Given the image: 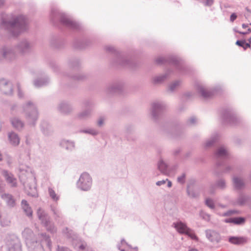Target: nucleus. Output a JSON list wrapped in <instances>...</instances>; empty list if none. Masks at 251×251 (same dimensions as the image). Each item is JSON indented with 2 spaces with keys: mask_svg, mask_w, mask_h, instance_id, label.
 <instances>
[{
  "mask_svg": "<svg viewBox=\"0 0 251 251\" xmlns=\"http://www.w3.org/2000/svg\"><path fill=\"white\" fill-rule=\"evenodd\" d=\"M79 132L88 134L93 136H97L99 134V130L94 128H88L87 129H81L79 131Z\"/></svg>",
  "mask_w": 251,
  "mask_h": 251,
  "instance_id": "obj_40",
  "label": "nucleus"
},
{
  "mask_svg": "<svg viewBox=\"0 0 251 251\" xmlns=\"http://www.w3.org/2000/svg\"><path fill=\"white\" fill-rule=\"evenodd\" d=\"M200 215L201 217L206 221H208L210 220V215L208 214L205 213L203 211H201L200 212Z\"/></svg>",
  "mask_w": 251,
  "mask_h": 251,
  "instance_id": "obj_59",
  "label": "nucleus"
},
{
  "mask_svg": "<svg viewBox=\"0 0 251 251\" xmlns=\"http://www.w3.org/2000/svg\"><path fill=\"white\" fill-rule=\"evenodd\" d=\"M19 177L27 195L32 197H38L35 177L34 174L30 171L20 168Z\"/></svg>",
  "mask_w": 251,
  "mask_h": 251,
  "instance_id": "obj_1",
  "label": "nucleus"
},
{
  "mask_svg": "<svg viewBox=\"0 0 251 251\" xmlns=\"http://www.w3.org/2000/svg\"><path fill=\"white\" fill-rule=\"evenodd\" d=\"M1 198L6 201L8 206H14L15 200L12 195L5 193L1 195Z\"/></svg>",
  "mask_w": 251,
  "mask_h": 251,
  "instance_id": "obj_37",
  "label": "nucleus"
},
{
  "mask_svg": "<svg viewBox=\"0 0 251 251\" xmlns=\"http://www.w3.org/2000/svg\"><path fill=\"white\" fill-rule=\"evenodd\" d=\"M43 225L46 228L47 230L51 233H53L56 231V228L54 226L53 223L50 221V220L48 221V223L43 224Z\"/></svg>",
  "mask_w": 251,
  "mask_h": 251,
  "instance_id": "obj_42",
  "label": "nucleus"
},
{
  "mask_svg": "<svg viewBox=\"0 0 251 251\" xmlns=\"http://www.w3.org/2000/svg\"><path fill=\"white\" fill-rule=\"evenodd\" d=\"M24 122L17 118V131H21L24 128Z\"/></svg>",
  "mask_w": 251,
  "mask_h": 251,
  "instance_id": "obj_56",
  "label": "nucleus"
},
{
  "mask_svg": "<svg viewBox=\"0 0 251 251\" xmlns=\"http://www.w3.org/2000/svg\"><path fill=\"white\" fill-rule=\"evenodd\" d=\"M63 233L69 238H74V232L72 230L69 229L68 228L66 227L63 230Z\"/></svg>",
  "mask_w": 251,
  "mask_h": 251,
  "instance_id": "obj_54",
  "label": "nucleus"
},
{
  "mask_svg": "<svg viewBox=\"0 0 251 251\" xmlns=\"http://www.w3.org/2000/svg\"><path fill=\"white\" fill-rule=\"evenodd\" d=\"M86 78L87 75L84 74H78L72 76V78L74 80L77 81H83L86 79Z\"/></svg>",
  "mask_w": 251,
  "mask_h": 251,
  "instance_id": "obj_50",
  "label": "nucleus"
},
{
  "mask_svg": "<svg viewBox=\"0 0 251 251\" xmlns=\"http://www.w3.org/2000/svg\"><path fill=\"white\" fill-rule=\"evenodd\" d=\"M204 3L205 6H210L213 3V0H205Z\"/></svg>",
  "mask_w": 251,
  "mask_h": 251,
  "instance_id": "obj_62",
  "label": "nucleus"
},
{
  "mask_svg": "<svg viewBox=\"0 0 251 251\" xmlns=\"http://www.w3.org/2000/svg\"><path fill=\"white\" fill-rule=\"evenodd\" d=\"M40 126L42 132L45 136H50L53 132L51 126L47 121H42Z\"/></svg>",
  "mask_w": 251,
  "mask_h": 251,
  "instance_id": "obj_21",
  "label": "nucleus"
},
{
  "mask_svg": "<svg viewBox=\"0 0 251 251\" xmlns=\"http://www.w3.org/2000/svg\"><path fill=\"white\" fill-rule=\"evenodd\" d=\"M186 175L185 173H183L181 176H178L177 180V182L181 183L184 184L185 182Z\"/></svg>",
  "mask_w": 251,
  "mask_h": 251,
  "instance_id": "obj_61",
  "label": "nucleus"
},
{
  "mask_svg": "<svg viewBox=\"0 0 251 251\" xmlns=\"http://www.w3.org/2000/svg\"><path fill=\"white\" fill-rule=\"evenodd\" d=\"M105 49L107 52L114 54V58L112 61V64L114 66L117 67H132V61L113 46L111 45L106 46Z\"/></svg>",
  "mask_w": 251,
  "mask_h": 251,
  "instance_id": "obj_3",
  "label": "nucleus"
},
{
  "mask_svg": "<svg viewBox=\"0 0 251 251\" xmlns=\"http://www.w3.org/2000/svg\"><path fill=\"white\" fill-rule=\"evenodd\" d=\"M225 222L226 223H233L235 225H242L245 222V219L243 217H238L226 219Z\"/></svg>",
  "mask_w": 251,
  "mask_h": 251,
  "instance_id": "obj_33",
  "label": "nucleus"
},
{
  "mask_svg": "<svg viewBox=\"0 0 251 251\" xmlns=\"http://www.w3.org/2000/svg\"><path fill=\"white\" fill-rule=\"evenodd\" d=\"M91 44V41L88 39H75L73 46L75 49L78 50H83L90 46Z\"/></svg>",
  "mask_w": 251,
  "mask_h": 251,
  "instance_id": "obj_18",
  "label": "nucleus"
},
{
  "mask_svg": "<svg viewBox=\"0 0 251 251\" xmlns=\"http://www.w3.org/2000/svg\"><path fill=\"white\" fill-rule=\"evenodd\" d=\"M205 204L211 209L215 208V204L213 201L210 198H207L205 201Z\"/></svg>",
  "mask_w": 251,
  "mask_h": 251,
  "instance_id": "obj_57",
  "label": "nucleus"
},
{
  "mask_svg": "<svg viewBox=\"0 0 251 251\" xmlns=\"http://www.w3.org/2000/svg\"><path fill=\"white\" fill-rule=\"evenodd\" d=\"M0 91L5 95H12L13 89L11 82L3 78H0Z\"/></svg>",
  "mask_w": 251,
  "mask_h": 251,
  "instance_id": "obj_17",
  "label": "nucleus"
},
{
  "mask_svg": "<svg viewBox=\"0 0 251 251\" xmlns=\"http://www.w3.org/2000/svg\"><path fill=\"white\" fill-rule=\"evenodd\" d=\"M207 238L212 242H219L220 240L219 234L215 231L212 230H206L205 231Z\"/></svg>",
  "mask_w": 251,
  "mask_h": 251,
  "instance_id": "obj_25",
  "label": "nucleus"
},
{
  "mask_svg": "<svg viewBox=\"0 0 251 251\" xmlns=\"http://www.w3.org/2000/svg\"><path fill=\"white\" fill-rule=\"evenodd\" d=\"M0 30L9 38L16 37V17L2 14L0 18Z\"/></svg>",
  "mask_w": 251,
  "mask_h": 251,
  "instance_id": "obj_5",
  "label": "nucleus"
},
{
  "mask_svg": "<svg viewBox=\"0 0 251 251\" xmlns=\"http://www.w3.org/2000/svg\"><path fill=\"white\" fill-rule=\"evenodd\" d=\"M245 42V40H237L236 42V45L239 46V47H243V44H244V43Z\"/></svg>",
  "mask_w": 251,
  "mask_h": 251,
  "instance_id": "obj_64",
  "label": "nucleus"
},
{
  "mask_svg": "<svg viewBox=\"0 0 251 251\" xmlns=\"http://www.w3.org/2000/svg\"><path fill=\"white\" fill-rule=\"evenodd\" d=\"M173 226L179 233L187 235L192 239L198 240L197 237L195 233L192 232V230L188 228L187 226L182 222H178L174 223Z\"/></svg>",
  "mask_w": 251,
  "mask_h": 251,
  "instance_id": "obj_13",
  "label": "nucleus"
},
{
  "mask_svg": "<svg viewBox=\"0 0 251 251\" xmlns=\"http://www.w3.org/2000/svg\"><path fill=\"white\" fill-rule=\"evenodd\" d=\"M17 48L20 50L22 52L24 53L27 51L29 50L30 45L26 40H24L18 45V47L17 46Z\"/></svg>",
  "mask_w": 251,
  "mask_h": 251,
  "instance_id": "obj_39",
  "label": "nucleus"
},
{
  "mask_svg": "<svg viewBox=\"0 0 251 251\" xmlns=\"http://www.w3.org/2000/svg\"><path fill=\"white\" fill-rule=\"evenodd\" d=\"M58 110L65 114L70 113L73 111L72 105L67 101H61L57 106Z\"/></svg>",
  "mask_w": 251,
  "mask_h": 251,
  "instance_id": "obj_20",
  "label": "nucleus"
},
{
  "mask_svg": "<svg viewBox=\"0 0 251 251\" xmlns=\"http://www.w3.org/2000/svg\"><path fill=\"white\" fill-rule=\"evenodd\" d=\"M21 205L25 214L29 218L32 217L33 211L28 202L25 200H23Z\"/></svg>",
  "mask_w": 251,
  "mask_h": 251,
  "instance_id": "obj_27",
  "label": "nucleus"
},
{
  "mask_svg": "<svg viewBox=\"0 0 251 251\" xmlns=\"http://www.w3.org/2000/svg\"><path fill=\"white\" fill-rule=\"evenodd\" d=\"M78 251H93L91 248L88 247L85 243H83L79 246Z\"/></svg>",
  "mask_w": 251,
  "mask_h": 251,
  "instance_id": "obj_53",
  "label": "nucleus"
},
{
  "mask_svg": "<svg viewBox=\"0 0 251 251\" xmlns=\"http://www.w3.org/2000/svg\"><path fill=\"white\" fill-rule=\"evenodd\" d=\"M106 120V117L104 116H100L97 121V126L99 127L102 126Z\"/></svg>",
  "mask_w": 251,
  "mask_h": 251,
  "instance_id": "obj_55",
  "label": "nucleus"
},
{
  "mask_svg": "<svg viewBox=\"0 0 251 251\" xmlns=\"http://www.w3.org/2000/svg\"><path fill=\"white\" fill-rule=\"evenodd\" d=\"M187 195L191 198L195 199L197 198L199 196V193L193 189H191L189 185L187 186Z\"/></svg>",
  "mask_w": 251,
  "mask_h": 251,
  "instance_id": "obj_45",
  "label": "nucleus"
},
{
  "mask_svg": "<svg viewBox=\"0 0 251 251\" xmlns=\"http://www.w3.org/2000/svg\"><path fill=\"white\" fill-rule=\"evenodd\" d=\"M50 82V80L48 77L40 78L35 79L34 81V85L36 87H41L46 86Z\"/></svg>",
  "mask_w": 251,
  "mask_h": 251,
  "instance_id": "obj_30",
  "label": "nucleus"
},
{
  "mask_svg": "<svg viewBox=\"0 0 251 251\" xmlns=\"http://www.w3.org/2000/svg\"><path fill=\"white\" fill-rule=\"evenodd\" d=\"M226 187V180L224 178H219L217 179L215 183L212 185L210 187V193H213L215 188H219L221 190L225 189Z\"/></svg>",
  "mask_w": 251,
  "mask_h": 251,
  "instance_id": "obj_26",
  "label": "nucleus"
},
{
  "mask_svg": "<svg viewBox=\"0 0 251 251\" xmlns=\"http://www.w3.org/2000/svg\"><path fill=\"white\" fill-rule=\"evenodd\" d=\"M122 81H117L110 83L105 88V91L107 94H114L121 92L124 87Z\"/></svg>",
  "mask_w": 251,
  "mask_h": 251,
  "instance_id": "obj_14",
  "label": "nucleus"
},
{
  "mask_svg": "<svg viewBox=\"0 0 251 251\" xmlns=\"http://www.w3.org/2000/svg\"><path fill=\"white\" fill-rule=\"evenodd\" d=\"M29 251H42L46 245L51 249V242L49 236L45 233L38 234L35 240H28L26 242Z\"/></svg>",
  "mask_w": 251,
  "mask_h": 251,
  "instance_id": "obj_4",
  "label": "nucleus"
},
{
  "mask_svg": "<svg viewBox=\"0 0 251 251\" xmlns=\"http://www.w3.org/2000/svg\"><path fill=\"white\" fill-rule=\"evenodd\" d=\"M8 138L9 142L13 146H16V133L14 131L8 133Z\"/></svg>",
  "mask_w": 251,
  "mask_h": 251,
  "instance_id": "obj_48",
  "label": "nucleus"
},
{
  "mask_svg": "<svg viewBox=\"0 0 251 251\" xmlns=\"http://www.w3.org/2000/svg\"><path fill=\"white\" fill-rule=\"evenodd\" d=\"M57 251H72L66 247L58 246Z\"/></svg>",
  "mask_w": 251,
  "mask_h": 251,
  "instance_id": "obj_63",
  "label": "nucleus"
},
{
  "mask_svg": "<svg viewBox=\"0 0 251 251\" xmlns=\"http://www.w3.org/2000/svg\"><path fill=\"white\" fill-rule=\"evenodd\" d=\"M2 175L8 183L11 184L12 186H15V182H14L15 179L11 173L7 171L4 170L2 171Z\"/></svg>",
  "mask_w": 251,
  "mask_h": 251,
  "instance_id": "obj_38",
  "label": "nucleus"
},
{
  "mask_svg": "<svg viewBox=\"0 0 251 251\" xmlns=\"http://www.w3.org/2000/svg\"><path fill=\"white\" fill-rule=\"evenodd\" d=\"M1 50L2 56L5 58L11 59L12 57H15L14 51L10 48L4 47Z\"/></svg>",
  "mask_w": 251,
  "mask_h": 251,
  "instance_id": "obj_35",
  "label": "nucleus"
},
{
  "mask_svg": "<svg viewBox=\"0 0 251 251\" xmlns=\"http://www.w3.org/2000/svg\"><path fill=\"white\" fill-rule=\"evenodd\" d=\"M126 246L130 247L124 239L121 240V243L117 245V248L120 251H125Z\"/></svg>",
  "mask_w": 251,
  "mask_h": 251,
  "instance_id": "obj_52",
  "label": "nucleus"
},
{
  "mask_svg": "<svg viewBox=\"0 0 251 251\" xmlns=\"http://www.w3.org/2000/svg\"><path fill=\"white\" fill-rule=\"evenodd\" d=\"M166 108V104L163 101H156L152 103L151 114L153 120L157 121Z\"/></svg>",
  "mask_w": 251,
  "mask_h": 251,
  "instance_id": "obj_10",
  "label": "nucleus"
},
{
  "mask_svg": "<svg viewBox=\"0 0 251 251\" xmlns=\"http://www.w3.org/2000/svg\"><path fill=\"white\" fill-rule=\"evenodd\" d=\"M232 179L233 185L235 189L240 190L244 187L245 183L243 179L241 177L234 176Z\"/></svg>",
  "mask_w": 251,
  "mask_h": 251,
  "instance_id": "obj_32",
  "label": "nucleus"
},
{
  "mask_svg": "<svg viewBox=\"0 0 251 251\" xmlns=\"http://www.w3.org/2000/svg\"><path fill=\"white\" fill-rule=\"evenodd\" d=\"M235 205L243 206L244 205L251 206V197L240 193L234 201Z\"/></svg>",
  "mask_w": 251,
  "mask_h": 251,
  "instance_id": "obj_16",
  "label": "nucleus"
},
{
  "mask_svg": "<svg viewBox=\"0 0 251 251\" xmlns=\"http://www.w3.org/2000/svg\"><path fill=\"white\" fill-rule=\"evenodd\" d=\"M68 63L70 68L75 69L80 66L81 61L80 59L78 58H71L68 60Z\"/></svg>",
  "mask_w": 251,
  "mask_h": 251,
  "instance_id": "obj_34",
  "label": "nucleus"
},
{
  "mask_svg": "<svg viewBox=\"0 0 251 251\" xmlns=\"http://www.w3.org/2000/svg\"><path fill=\"white\" fill-rule=\"evenodd\" d=\"M48 191L50 197L53 201H57L59 199V197L56 195L52 188H49Z\"/></svg>",
  "mask_w": 251,
  "mask_h": 251,
  "instance_id": "obj_49",
  "label": "nucleus"
},
{
  "mask_svg": "<svg viewBox=\"0 0 251 251\" xmlns=\"http://www.w3.org/2000/svg\"><path fill=\"white\" fill-rule=\"evenodd\" d=\"M173 74V71L171 69H168L164 74L154 76L152 78L153 83L155 84H160L168 78Z\"/></svg>",
  "mask_w": 251,
  "mask_h": 251,
  "instance_id": "obj_19",
  "label": "nucleus"
},
{
  "mask_svg": "<svg viewBox=\"0 0 251 251\" xmlns=\"http://www.w3.org/2000/svg\"><path fill=\"white\" fill-rule=\"evenodd\" d=\"M134 130V127L132 125H128L125 127V132L126 134H130Z\"/></svg>",
  "mask_w": 251,
  "mask_h": 251,
  "instance_id": "obj_60",
  "label": "nucleus"
},
{
  "mask_svg": "<svg viewBox=\"0 0 251 251\" xmlns=\"http://www.w3.org/2000/svg\"><path fill=\"white\" fill-rule=\"evenodd\" d=\"M82 104L85 109H91L92 111L93 108L95 106V102L93 100L90 99L84 100L82 102Z\"/></svg>",
  "mask_w": 251,
  "mask_h": 251,
  "instance_id": "obj_46",
  "label": "nucleus"
},
{
  "mask_svg": "<svg viewBox=\"0 0 251 251\" xmlns=\"http://www.w3.org/2000/svg\"><path fill=\"white\" fill-rule=\"evenodd\" d=\"M17 90L18 91V95L19 98L22 99L24 98L25 95L23 91L22 90L21 87L19 85V84L17 83Z\"/></svg>",
  "mask_w": 251,
  "mask_h": 251,
  "instance_id": "obj_58",
  "label": "nucleus"
},
{
  "mask_svg": "<svg viewBox=\"0 0 251 251\" xmlns=\"http://www.w3.org/2000/svg\"><path fill=\"white\" fill-rule=\"evenodd\" d=\"M214 156L216 160V169L214 171L215 174L216 176L220 175L218 169L224 164V160L230 158V153L228 149L224 146L218 147L214 151Z\"/></svg>",
  "mask_w": 251,
  "mask_h": 251,
  "instance_id": "obj_7",
  "label": "nucleus"
},
{
  "mask_svg": "<svg viewBox=\"0 0 251 251\" xmlns=\"http://www.w3.org/2000/svg\"><path fill=\"white\" fill-rule=\"evenodd\" d=\"M199 122L198 118L195 116H192L189 117L186 121V124L189 126H196Z\"/></svg>",
  "mask_w": 251,
  "mask_h": 251,
  "instance_id": "obj_41",
  "label": "nucleus"
},
{
  "mask_svg": "<svg viewBox=\"0 0 251 251\" xmlns=\"http://www.w3.org/2000/svg\"><path fill=\"white\" fill-rule=\"evenodd\" d=\"M228 241L233 244L240 245L245 244L247 240L244 237L230 236L229 237Z\"/></svg>",
  "mask_w": 251,
  "mask_h": 251,
  "instance_id": "obj_29",
  "label": "nucleus"
},
{
  "mask_svg": "<svg viewBox=\"0 0 251 251\" xmlns=\"http://www.w3.org/2000/svg\"><path fill=\"white\" fill-rule=\"evenodd\" d=\"M60 147L68 151H72L75 148V143L73 141L63 139L59 144Z\"/></svg>",
  "mask_w": 251,
  "mask_h": 251,
  "instance_id": "obj_24",
  "label": "nucleus"
},
{
  "mask_svg": "<svg viewBox=\"0 0 251 251\" xmlns=\"http://www.w3.org/2000/svg\"><path fill=\"white\" fill-rule=\"evenodd\" d=\"M50 44L53 48L59 49L63 46L64 42L61 39L53 37L50 40Z\"/></svg>",
  "mask_w": 251,
  "mask_h": 251,
  "instance_id": "obj_31",
  "label": "nucleus"
},
{
  "mask_svg": "<svg viewBox=\"0 0 251 251\" xmlns=\"http://www.w3.org/2000/svg\"><path fill=\"white\" fill-rule=\"evenodd\" d=\"M92 178L86 172L83 173L76 182L77 187L83 191H89L92 185Z\"/></svg>",
  "mask_w": 251,
  "mask_h": 251,
  "instance_id": "obj_9",
  "label": "nucleus"
},
{
  "mask_svg": "<svg viewBox=\"0 0 251 251\" xmlns=\"http://www.w3.org/2000/svg\"><path fill=\"white\" fill-rule=\"evenodd\" d=\"M36 213L39 220L43 225L50 220L48 214L42 208H39Z\"/></svg>",
  "mask_w": 251,
  "mask_h": 251,
  "instance_id": "obj_23",
  "label": "nucleus"
},
{
  "mask_svg": "<svg viewBox=\"0 0 251 251\" xmlns=\"http://www.w3.org/2000/svg\"><path fill=\"white\" fill-rule=\"evenodd\" d=\"M221 167H223L224 169H223V172L221 173V172H220V171L219 170L220 168H219L218 169V170L219 172L220 173V175L218 176H219L221 173H228L230 172L231 171H233L234 170V167L232 165H226L225 162H224V165L221 166Z\"/></svg>",
  "mask_w": 251,
  "mask_h": 251,
  "instance_id": "obj_47",
  "label": "nucleus"
},
{
  "mask_svg": "<svg viewBox=\"0 0 251 251\" xmlns=\"http://www.w3.org/2000/svg\"><path fill=\"white\" fill-rule=\"evenodd\" d=\"M156 63L159 65L168 63L175 66L182 73H185V70L186 69L185 66L183 64L181 60L176 56L170 55L165 57H159L156 58Z\"/></svg>",
  "mask_w": 251,
  "mask_h": 251,
  "instance_id": "obj_8",
  "label": "nucleus"
},
{
  "mask_svg": "<svg viewBox=\"0 0 251 251\" xmlns=\"http://www.w3.org/2000/svg\"><path fill=\"white\" fill-rule=\"evenodd\" d=\"M157 168L162 174L165 175H168L170 173L168 165L161 158L159 159L157 163Z\"/></svg>",
  "mask_w": 251,
  "mask_h": 251,
  "instance_id": "obj_28",
  "label": "nucleus"
},
{
  "mask_svg": "<svg viewBox=\"0 0 251 251\" xmlns=\"http://www.w3.org/2000/svg\"><path fill=\"white\" fill-rule=\"evenodd\" d=\"M92 110L91 109H84L78 113L75 116V118L80 121L86 120L91 118Z\"/></svg>",
  "mask_w": 251,
  "mask_h": 251,
  "instance_id": "obj_22",
  "label": "nucleus"
},
{
  "mask_svg": "<svg viewBox=\"0 0 251 251\" xmlns=\"http://www.w3.org/2000/svg\"><path fill=\"white\" fill-rule=\"evenodd\" d=\"M218 138V135L217 133L213 134L211 137L204 143V147L205 148H209L214 145L216 142Z\"/></svg>",
  "mask_w": 251,
  "mask_h": 251,
  "instance_id": "obj_36",
  "label": "nucleus"
},
{
  "mask_svg": "<svg viewBox=\"0 0 251 251\" xmlns=\"http://www.w3.org/2000/svg\"><path fill=\"white\" fill-rule=\"evenodd\" d=\"M196 89L201 97L204 99L211 98L214 94V91L212 90L201 83L196 85Z\"/></svg>",
  "mask_w": 251,
  "mask_h": 251,
  "instance_id": "obj_15",
  "label": "nucleus"
},
{
  "mask_svg": "<svg viewBox=\"0 0 251 251\" xmlns=\"http://www.w3.org/2000/svg\"><path fill=\"white\" fill-rule=\"evenodd\" d=\"M23 237L25 239V242L28 240H32V237L33 235L32 231L29 228H25L22 232Z\"/></svg>",
  "mask_w": 251,
  "mask_h": 251,
  "instance_id": "obj_43",
  "label": "nucleus"
},
{
  "mask_svg": "<svg viewBox=\"0 0 251 251\" xmlns=\"http://www.w3.org/2000/svg\"><path fill=\"white\" fill-rule=\"evenodd\" d=\"M181 83L180 80H176L171 83L168 86V91L171 93L175 91L179 87Z\"/></svg>",
  "mask_w": 251,
  "mask_h": 251,
  "instance_id": "obj_44",
  "label": "nucleus"
},
{
  "mask_svg": "<svg viewBox=\"0 0 251 251\" xmlns=\"http://www.w3.org/2000/svg\"><path fill=\"white\" fill-rule=\"evenodd\" d=\"M222 120L224 124L234 125L238 123V119L230 109L224 110L222 113Z\"/></svg>",
  "mask_w": 251,
  "mask_h": 251,
  "instance_id": "obj_12",
  "label": "nucleus"
},
{
  "mask_svg": "<svg viewBox=\"0 0 251 251\" xmlns=\"http://www.w3.org/2000/svg\"><path fill=\"white\" fill-rule=\"evenodd\" d=\"M22 109L28 124L35 126L38 119V112L35 104L31 101H28L23 105Z\"/></svg>",
  "mask_w": 251,
  "mask_h": 251,
  "instance_id": "obj_6",
  "label": "nucleus"
},
{
  "mask_svg": "<svg viewBox=\"0 0 251 251\" xmlns=\"http://www.w3.org/2000/svg\"><path fill=\"white\" fill-rule=\"evenodd\" d=\"M29 19L26 16L17 15V35L27 31L29 28Z\"/></svg>",
  "mask_w": 251,
  "mask_h": 251,
  "instance_id": "obj_11",
  "label": "nucleus"
},
{
  "mask_svg": "<svg viewBox=\"0 0 251 251\" xmlns=\"http://www.w3.org/2000/svg\"><path fill=\"white\" fill-rule=\"evenodd\" d=\"M51 210L53 213L54 219L55 220H57V218L61 217L62 214L61 211L55 207H51Z\"/></svg>",
  "mask_w": 251,
  "mask_h": 251,
  "instance_id": "obj_51",
  "label": "nucleus"
},
{
  "mask_svg": "<svg viewBox=\"0 0 251 251\" xmlns=\"http://www.w3.org/2000/svg\"><path fill=\"white\" fill-rule=\"evenodd\" d=\"M51 21L54 24L59 22L63 25L73 29L77 30L80 28V25L74 21L70 16L61 12L56 8H52L50 15Z\"/></svg>",
  "mask_w": 251,
  "mask_h": 251,
  "instance_id": "obj_2",
  "label": "nucleus"
}]
</instances>
